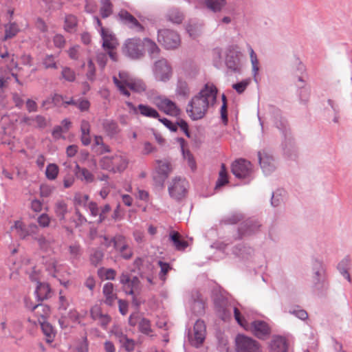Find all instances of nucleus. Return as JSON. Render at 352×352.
<instances>
[{"instance_id": "f257e3e1", "label": "nucleus", "mask_w": 352, "mask_h": 352, "mask_svg": "<svg viewBox=\"0 0 352 352\" xmlns=\"http://www.w3.org/2000/svg\"><path fill=\"white\" fill-rule=\"evenodd\" d=\"M217 88L210 82L205 84L199 92L189 101L186 112L192 120L202 119L208 112L210 106L217 101Z\"/></svg>"}, {"instance_id": "37998d69", "label": "nucleus", "mask_w": 352, "mask_h": 352, "mask_svg": "<svg viewBox=\"0 0 352 352\" xmlns=\"http://www.w3.org/2000/svg\"><path fill=\"white\" fill-rule=\"evenodd\" d=\"M168 19L173 23L180 24L184 20L183 13L177 8H173L168 11Z\"/></svg>"}, {"instance_id": "c03bdc74", "label": "nucleus", "mask_w": 352, "mask_h": 352, "mask_svg": "<svg viewBox=\"0 0 352 352\" xmlns=\"http://www.w3.org/2000/svg\"><path fill=\"white\" fill-rule=\"evenodd\" d=\"M190 94L188 83L182 80H179L176 88V94L183 98H187Z\"/></svg>"}, {"instance_id": "09e8293b", "label": "nucleus", "mask_w": 352, "mask_h": 352, "mask_svg": "<svg viewBox=\"0 0 352 352\" xmlns=\"http://www.w3.org/2000/svg\"><path fill=\"white\" fill-rule=\"evenodd\" d=\"M249 51H250V60L252 63V74L254 78V80H256V77L258 74L259 67H258V60L257 58L256 54L254 52V50L251 46H249Z\"/></svg>"}, {"instance_id": "aec40b11", "label": "nucleus", "mask_w": 352, "mask_h": 352, "mask_svg": "<svg viewBox=\"0 0 352 352\" xmlns=\"http://www.w3.org/2000/svg\"><path fill=\"white\" fill-rule=\"evenodd\" d=\"M155 104L160 110L169 116H176L180 111L177 104L166 98H156Z\"/></svg>"}, {"instance_id": "e2e57ef3", "label": "nucleus", "mask_w": 352, "mask_h": 352, "mask_svg": "<svg viewBox=\"0 0 352 352\" xmlns=\"http://www.w3.org/2000/svg\"><path fill=\"white\" fill-rule=\"evenodd\" d=\"M89 196L87 195L76 194L74 197V204L76 206H87Z\"/></svg>"}, {"instance_id": "58836bf2", "label": "nucleus", "mask_w": 352, "mask_h": 352, "mask_svg": "<svg viewBox=\"0 0 352 352\" xmlns=\"http://www.w3.org/2000/svg\"><path fill=\"white\" fill-rule=\"evenodd\" d=\"M170 240L177 250H184L188 246V243L182 240L180 234L177 232L172 231L170 233Z\"/></svg>"}, {"instance_id": "e433bc0d", "label": "nucleus", "mask_w": 352, "mask_h": 352, "mask_svg": "<svg viewBox=\"0 0 352 352\" xmlns=\"http://www.w3.org/2000/svg\"><path fill=\"white\" fill-rule=\"evenodd\" d=\"M138 109L139 113L143 116L157 119L160 118L159 113L148 105L140 104L138 106Z\"/></svg>"}, {"instance_id": "f3484780", "label": "nucleus", "mask_w": 352, "mask_h": 352, "mask_svg": "<svg viewBox=\"0 0 352 352\" xmlns=\"http://www.w3.org/2000/svg\"><path fill=\"white\" fill-rule=\"evenodd\" d=\"M261 227V223L256 219L250 218L241 223L238 229L239 238L256 234Z\"/></svg>"}, {"instance_id": "f03ea898", "label": "nucleus", "mask_w": 352, "mask_h": 352, "mask_svg": "<svg viewBox=\"0 0 352 352\" xmlns=\"http://www.w3.org/2000/svg\"><path fill=\"white\" fill-rule=\"evenodd\" d=\"M233 311L235 320L244 329L260 340H266L270 336L271 327L267 322L261 320H251L248 313L242 316L236 307H234Z\"/></svg>"}, {"instance_id": "4468645a", "label": "nucleus", "mask_w": 352, "mask_h": 352, "mask_svg": "<svg viewBox=\"0 0 352 352\" xmlns=\"http://www.w3.org/2000/svg\"><path fill=\"white\" fill-rule=\"evenodd\" d=\"M206 328L203 320H197L195 323L192 332L188 331V341L192 346L199 347L205 340Z\"/></svg>"}, {"instance_id": "bf43d9fd", "label": "nucleus", "mask_w": 352, "mask_h": 352, "mask_svg": "<svg viewBox=\"0 0 352 352\" xmlns=\"http://www.w3.org/2000/svg\"><path fill=\"white\" fill-rule=\"evenodd\" d=\"M348 262H349V260L347 258H344L343 259L339 264H338V268L340 271V272L341 273V274L346 278L347 279L349 282L351 281V277H350V274H349L348 271H347V269H346V265H348Z\"/></svg>"}, {"instance_id": "338daca9", "label": "nucleus", "mask_w": 352, "mask_h": 352, "mask_svg": "<svg viewBox=\"0 0 352 352\" xmlns=\"http://www.w3.org/2000/svg\"><path fill=\"white\" fill-rule=\"evenodd\" d=\"M289 313L302 320L307 319L308 317L307 311L304 309H300L298 307L290 309L289 310Z\"/></svg>"}, {"instance_id": "39448f33", "label": "nucleus", "mask_w": 352, "mask_h": 352, "mask_svg": "<svg viewBox=\"0 0 352 352\" xmlns=\"http://www.w3.org/2000/svg\"><path fill=\"white\" fill-rule=\"evenodd\" d=\"M157 41L166 50L177 48L181 43L179 34L172 30L163 29L158 30Z\"/></svg>"}, {"instance_id": "1a4fd4ad", "label": "nucleus", "mask_w": 352, "mask_h": 352, "mask_svg": "<svg viewBox=\"0 0 352 352\" xmlns=\"http://www.w3.org/2000/svg\"><path fill=\"white\" fill-rule=\"evenodd\" d=\"M313 287L317 290H322L327 287L325 270L322 261L315 259L312 262Z\"/></svg>"}, {"instance_id": "473e14b6", "label": "nucleus", "mask_w": 352, "mask_h": 352, "mask_svg": "<svg viewBox=\"0 0 352 352\" xmlns=\"http://www.w3.org/2000/svg\"><path fill=\"white\" fill-rule=\"evenodd\" d=\"M76 177L86 183H91L94 181V175L87 168H80L78 164L75 167Z\"/></svg>"}, {"instance_id": "b1692460", "label": "nucleus", "mask_w": 352, "mask_h": 352, "mask_svg": "<svg viewBox=\"0 0 352 352\" xmlns=\"http://www.w3.org/2000/svg\"><path fill=\"white\" fill-rule=\"evenodd\" d=\"M270 352H287V342L286 339L281 336H273L269 344Z\"/></svg>"}, {"instance_id": "603ef678", "label": "nucleus", "mask_w": 352, "mask_h": 352, "mask_svg": "<svg viewBox=\"0 0 352 352\" xmlns=\"http://www.w3.org/2000/svg\"><path fill=\"white\" fill-rule=\"evenodd\" d=\"M58 174V167L55 164L47 165L45 170L46 177L50 180H54Z\"/></svg>"}, {"instance_id": "774afa93", "label": "nucleus", "mask_w": 352, "mask_h": 352, "mask_svg": "<svg viewBox=\"0 0 352 352\" xmlns=\"http://www.w3.org/2000/svg\"><path fill=\"white\" fill-rule=\"evenodd\" d=\"M122 347L128 352H131L135 349V342L133 339L128 337L124 339L121 343Z\"/></svg>"}, {"instance_id": "20e7f679", "label": "nucleus", "mask_w": 352, "mask_h": 352, "mask_svg": "<svg viewBox=\"0 0 352 352\" xmlns=\"http://www.w3.org/2000/svg\"><path fill=\"white\" fill-rule=\"evenodd\" d=\"M119 77L120 79L113 76V82L120 92L127 97L130 96V93L126 89V87L138 93H141L146 90V86L140 79L131 78L124 72H120Z\"/></svg>"}, {"instance_id": "49530a36", "label": "nucleus", "mask_w": 352, "mask_h": 352, "mask_svg": "<svg viewBox=\"0 0 352 352\" xmlns=\"http://www.w3.org/2000/svg\"><path fill=\"white\" fill-rule=\"evenodd\" d=\"M104 257L103 252L100 249H93L90 254L89 260L91 265L98 266L102 261Z\"/></svg>"}, {"instance_id": "dca6fc26", "label": "nucleus", "mask_w": 352, "mask_h": 352, "mask_svg": "<svg viewBox=\"0 0 352 352\" xmlns=\"http://www.w3.org/2000/svg\"><path fill=\"white\" fill-rule=\"evenodd\" d=\"M258 158L261 168L266 175L272 174L276 168L274 157L267 151L258 152Z\"/></svg>"}, {"instance_id": "79ce46f5", "label": "nucleus", "mask_w": 352, "mask_h": 352, "mask_svg": "<svg viewBox=\"0 0 352 352\" xmlns=\"http://www.w3.org/2000/svg\"><path fill=\"white\" fill-rule=\"evenodd\" d=\"M78 24L77 18L72 14H68L65 18L64 29L68 32L76 31Z\"/></svg>"}, {"instance_id": "8fccbe9b", "label": "nucleus", "mask_w": 352, "mask_h": 352, "mask_svg": "<svg viewBox=\"0 0 352 352\" xmlns=\"http://www.w3.org/2000/svg\"><path fill=\"white\" fill-rule=\"evenodd\" d=\"M55 212L60 220H63L65 218V214L67 212V206L63 201H58L55 205Z\"/></svg>"}, {"instance_id": "0eeeda50", "label": "nucleus", "mask_w": 352, "mask_h": 352, "mask_svg": "<svg viewBox=\"0 0 352 352\" xmlns=\"http://www.w3.org/2000/svg\"><path fill=\"white\" fill-rule=\"evenodd\" d=\"M156 166L153 173V179L156 186L164 187L165 181L172 171L170 162L167 160H156Z\"/></svg>"}, {"instance_id": "bb28decb", "label": "nucleus", "mask_w": 352, "mask_h": 352, "mask_svg": "<svg viewBox=\"0 0 352 352\" xmlns=\"http://www.w3.org/2000/svg\"><path fill=\"white\" fill-rule=\"evenodd\" d=\"M199 3L212 12H219L226 6V0H199Z\"/></svg>"}, {"instance_id": "c85d7f7f", "label": "nucleus", "mask_w": 352, "mask_h": 352, "mask_svg": "<svg viewBox=\"0 0 352 352\" xmlns=\"http://www.w3.org/2000/svg\"><path fill=\"white\" fill-rule=\"evenodd\" d=\"M111 157L114 168V173L122 172L126 168L129 160L124 155L117 153L111 156Z\"/></svg>"}, {"instance_id": "0e129e2a", "label": "nucleus", "mask_w": 352, "mask_h": 352, "mask_svg": "<svg viewBox=\"0 0 352 352\" xmlns=\"http://www.w3.org/2000/svg\"><path fill=\"white\" fill-rule=\"evenodd\" d=\"M87 78L90 81H94L96 77V67L91 60H89L87 63V72L86 73Z\"/></svg>"}, {"instance_id": "7ed1b4c3", "label": "nucleus", "mask_w": 352, "mask_h": 352, "mask_svg": "<svg viewBox=\"0 0 352 352\" xmlns=\"http://www.w3.org/2000/svg\"><path fill=\"white\" fill-rule=\"evenodd\" d=\"M269 111L273 117L276 127L283 133L285 142L283 143L284 153L294 159L297 156V148L290 138V129L287 121L283 118L280 111L274 106H269Z\"/></svg>"}, {"instance_id": "f704fd0d", "label": "nucleus", "mask_w": 352, "mask_h": 352, "mask_svg": "<svg viewBox=\"0 0 352 352\" xmlns=\"http://www.w3.org/2000/svg\"><path fill=\"white\" fill-rule=\"evenodd\" d=\"M25 307L31 310L37 309L36 313L39 314V309L42 310V313L40 314L41 316L44 319L45 317L50 314V307L43 304H33L30 299L25 298Z\"/></svg>"}, {"instance_id": "72a5a7b5", "label": "nucleus", "mask_w": 352, "mask_h": 352, "mask_svg": "<svg viewBox=\"0 0 352 352\" xmlns=\"http://www.w3.org/2000/svg\"><path fill=\"white\" fill-rule=\"evenodd\" d=\"M81 142L83 145L88 146L91 140L90 137V124L88 121L82 120L80 123Z\"/></svg>"}, {"instance_id": "13d9d810", "label": "nucleus", "mask_w": 352, "mask_h": 352, "mask_svg": "<svg viewBox=\"0 0 352 352\" xmlns=\"http://www.w3.org/2000/svg\"><path fill=\"white\" fill-rule=\"evenodd\" d=\"M61 76L63 78L69 82H74L76 79V74L74 71L67 67H63Z\"/></svg>"}, {"instance_id": "4d7b16f0", "label": "nucleus", "mask_w": 352, "mask_h": 352, "mask_svg": "<svg viewBox=\"0 0 352 352\" xmlns=\"http://www.w3.org/2000/svg\"><path fill=\"white\" fill-rule=\"evenodd\" d=\"M18 25L15 23H12L6 26L5 39L10 38L19 32Z\"/></svg>"}, {"instance_id": "cd10ccee", "label": "nucleus", "mask_w": 352, "mask_h": 352, "mask_svg": "<svg viewBox=\"0 0 352 352\" xmlns=\"http://www.w3.org/2000/svg\"><path fill=\"white\" fill-rule=\"evenodd\" d=\"M204 23L197 19H190L186 25V30L190 36L195 38L203 32Z\"/></svg>"}, {"instance_id": "5fc2aeb1", "label": "nucleus", "mask_w": 352, "mask_h": 352, "mask_svg": "<svg viewBox=\"0 0 352 352\" xmlns=\"http://www.w3.org/2000/svg\"><path fill=\"white\" fill-rule=\"evenodd\" d=\"M42 63L45 69H57L55 56L52 54H47L43 58Z\"/></svg>"}, {"instance_id": "393cba45", "label": "nucleus", "mask_w": 352, "mask_h": 352, "mask_svg": "<svg viewBox=\"0 0 352 352\" xmlns=\"http://www.w3.org/2000/svg\"><path fill=\"white\" fill-rule=\"evenodd\" d=\"M134 265L138 267L140 276L142 279L145 278L151 285H154L153 275L152 272L153 267L152 265L147 263L146 268L148 272H144L141 267V266H143V260L141 258H137L134 261Z\"/></svg>"}, {"instance_id": "4c0bfd02", "label": "nucleus", "mask_w": 352, "mask_h": 352, "mask_svg": "<svg viewBox=\"0 0 352 352\" xmlns=\"http://www.w3.org/2000/svg\"><path fill=\"white\" fill-rule=\"evenodd\" d=\"M244 215L239 212H233L227 216H225L221 221V223L224 225L236 224L241 220L243 219Z\"/></svg>"}, {"instance_id": "864d4df0", "label": "nucleus", "mask_w": 352, "mask_h": 352, "mask_svg": "<svg viewBox=\"0 0 352 352\" xmlns=\"http://www.w3.org/2000/svg\"><path fill=\"white\" fill-rule=\"evenodd\" d=\"M99 165L102 169L114 173V168L111 156H104L102 157L99 162Z\"/></svg>"}, {"instance_id": "6e6d98bb", "label": "nucleus", "mask_w": 352, "mask_h": 352, "mask_svg": "<svg viewBox=\"0 0 352 352\" xmlns=\"http://www.w3.org/2000/svg\"><path fill=\"white\" fill-rule=\"evenodd\" d=\"M138 328L140 332L146 335H148L151 332V322L145 318H142L140 320Z\"/></svg>"}, {"instance_id": "de8ad7c7", "label": "nucleus", "mask_w": 352, "mask_h": 352, "mask_svg": "<svg viewBox=\"0 0 352 352\" xmlns=\"http://www.w3.org/2000/svg\"><path fill=\"white\" fill-rule=\"evenodd\" d=\"M69 253L70 256V259L78 260L82 254L81 247L79 243H74L69 245Z\"/></svg>"}, {"instance_id": "ddd939ff", "label": "nucleus", "mask_w": 352, "mask_h": 352, "mask_svg": "<svg viewBox=\"0 0 352 352\" xmlns=\"http://www.w3.org/2000/svg\"><path fill=\"white\" fill-rule=\"evenodd\" d=\"M241 52L237 46H229L226 50V65L233 72L239 73L241 69L240 56Z\"/></svg>"}, {"instance_id": "c756f323", "label": "nucleus", "mask_w": 352, "mask_h": 352, "mask_svg": "<svg viewBox=\"0 0 352 352\" xmlns=\"http://www.w3.org/2000/svg\"><path fill=\"white\" fill-rule=\"evenodd\" d=\"M35 294L38 301L46 300L51 297V288L47 283H38Z\"/></svg>"}, {"instance_id": "a19ab883", "label": "nucleus", "mask_w": 352, "mask_h": 352, "mask_svg": "<svg viewBox=\"0 0 352 352\" xmlns=\"http://www.w3.org/2000/svg\"><path fill=\"white\" fill-rule=\"evenodd\" d=\"M100 14L103 19L107 18L113 13V4L110 0H102Z\"/></svg>"}, {"instance_id": "9d476101", "label": "nucleus", "mask_w": 352, "mask_h": 352, "mask_svg": "<svg viewBox=\"0 0 352 352\" xmlns=\"http://www.w3.org/2000/svg\"><path fill=\"white\" fill-rule=\"evenodd\" d=\"M153 72L158 81L167 82L173 75L172 67L166 58H161L154 63Z\"/></svg>"}, {"instance_id": "6e6552de", "label": "nucleus", "mask_w": 352, "mask_h": 352, "mask_svg": "<svg viewBox=\"0 0 352 352\" xmlns=\"http://www.w3.org/2000/svg\"><path fill=\"white\" fill-rule=\"evenodd\" d=\"M231 170L233 175L239 179L250 180L253 178V166L245 159L235 160L232 164Z\"/></svg>"}, {"instance_id": "6ab92c4d", "label": "nucleus", "mask_w": 352, "mask_h": 352, "mask_svg": "<svg viewBox=\"0 0 352 352\" xmlns=\"http://www.w3.org/2000/svg\"><path fill=\"white\" fill-rule=\"evenodd\" d=\"M214 305L218 316L223 320H226L231 315V305L228 300L223 296H217L214 300Z\"/></svg>"}, {"instance_id": "c9c22d12", "label": "nucleus", "mask_w": 352, "mask_h": 352, "mask_svg": "<svg viewBox=\"0 0 352 352\" xmlns=\"http://www.w3.org/2000/svg\"><path fill=\"white\" fill-rule=\"evenodd\" d=\"M144 45L151 58H156L159 56L160 49L157 44L148 38L144 39Z\"/></svg>"}, {"instance_id": "052dcab7", "label": "nucleus", "mask_w": 352, "mask_h": 352, "mask_svg": "<svg viewBox=\"0 0 352 352\" xmlns=\"http://www.w3.org/2000/svg\"><path fill=\"white\" fill-rule=\"evenodd\" d=\"M250 79H245L239 82L235 83L232 85V88L236 90V91L241 94L245 91L247 87L250 83Z\"/></svg>"}, {"instance_id": "680f3d73", "label": "nucleus", "mask_w": 352, "mask_h": 352, "mask_svg": "<svg viewBox=\"0 0 352 352\" xmlns=\"http://www.w3.org/2000/svg\"><path fill=\"white\" fill-rule=\"evenodd\" d=\"M90 102L85 98H79L76 100V106L80 111H88L90 108Z\"/></svg>"}, {"instance_id": "3c124183", "label": "nucleus", "mask_w": 352, "mask_h": 352, "mask_svg": "<svg viewBox=\"0 0 352 352\" xmlns=\"http://www.w3.org/2000/svg\"><path fill=\"white\" fill-rule=\"evenodd\" d=\"M228 183L227 172L225 164H222L221 170L219 171V176L216 183V188H220Z\"/></svg>"}, {"instance_id": "412c9836", "label": "nucleus", "mask_w": 352, "mask_h": 352, "mask_svg": "<svg viewBox=\"0 0 352 352\" xmlns=\"http://www.w3.org/2000/svg\"><path fill=\"white\" fill-rule=\"evenodd\" d=\"M20 123L39 129H43L47 125V121L46 118L41 115H36L35 116H24L21 118Z\"/></svg>"}, {"instance_id": "4be33fe9", "label": "nucleus", "mask_w": 352, "mask_h": 352, "mask_svg": "<svg viewBox=\"0 0 352 352\" xmlns=\"http://www.w3.org/2000/svg\"><path fill=\"white\" fill-rule=\"evenodd\" d=\"M119 19L130 28L135 29L137 32H142L143 26L139 21L128 11L121 10L118 14Z\"/></svg>"}, {"instance_id": "423d86ee", "label": "nucleus", "mask_w": 352, "mask_h": 352, "mask_svg": "<svg viewBox=\"0 0 352 352\" xmlns=\"http://www.w3.org/2000/svg\"><path fill=\"white\" fill-rule=\"evenodd\" d=\"M122 52L131 59H140L144 56V45L140 38H131L125 41Z\"/></svg>"}, {"instance_id": "a211bd4d", "label": "nucleus", "mask_w": 352, "mask_h": 352, "mask_svg": "<svg viewBox=\"0 0 352 352\" xmlns=\"http://www.w3.org/2000/svg\"><path fill=\"white\" fill-rule=\"evenodd\" d=\"M120 282L122 285L124 292L129 295L133 296L135 290L140 288V280L137 276L131 278L128 273H122L120 276Z\"/></svg>"}, {"instance_id": "ea45409f", "label": "nucleus", "mask_w": 352, "mask_h": 352, "mask_svg": "<svg viewBox=\"0 0 352 352\" xmlns=\"http://www.w3.org/2000/svg\"><path fill=\"white\" fill-rule=\"evenodd\" d=\"M11 230H15L16 234L22 239L28 236L27 226L21 221H16L10 228Z\"/></svg>"}, {"instance_id": "2eb2a0df", "label": "nucleus", "mask_w": 352, "mask_h": 352, "mask_svg": "<svg viewBox=\"0 0 352 352\" xmlns=\"http://www.w3.org/2000/svg\"><path fill=\"white\" fill-rule=\"evenodd\" d=\"M113 248L124 260H129L133 255L132 248L129 245L126 238L122 234H116L113 236Z\"/></svg>"}, {"instance_id": "f8f14e48", "label": "nucleus", "mask_w": 352, "mask_h": 352, "mask_svg": "<svg viewBox=\"0 0 352 352\" xmlns=\"http://www.w3.org/2000/svg\"><path fill=\"white\" fill-rule=\"evenodd\" d=\"M188 182L182 177H175L170 182L168 190L169 195L173 199L179 201L182 199L187 193Z\"/></svg>"}, {"instance_id": "a18cd8bd", "label": "nucleus", "mask_w": 352, "mask_h": 352, "mask_svg": "<svg viewBox=\"0 0 352 352\" xmlns=\"http://www.w3.org/2000/svg\"><path fill=\"white\" fill-rule=\"evenodd\" d=\"M41 326L43 333L47 337V342H51L55 336L53 327L49 322L44 320L41 322Z\"/></svg>"}, {"instance_id": "2f4dec72", "label": "nucleus", "mask_w": 352, "mask_h": 352, "mask_svg": "<svg viewBox=\"0 0 352 352\" xmlns=\"http://www.w3.org/2000/svg\"><path fill=\"white\" fill-rule=\"evenodd\" d=\"M102 292L105 296L104 303L109 306L114 304L117 296L113 293V285L111 283H107L104 285Z\"/></svg>"}, {"instance_id": "a878e982", "label": "nucleus", "mask_w": 352, "mask_h": 352, "mask_svg": "<svg viewBox=\"0 0 352 352\" xmlns=\"http://www.w3.org/2000/svg\"><path fill=\"white\" fill-rule=\"evenodd\" d=\"M102 126L107 135L111 138L116 137L120 132L118 122L111 119L103 120Z\"/></svg>"}, {"instance_id": "7c9ffc66", "label": "nucleus", "mask_w": 352, "mask_h": 352, "mask_svg": "<svg viewBox=\"0 0 352 352\" xmlns=\"http://www.w3.org/2000/svg\"><path fill=\"white\" fill-rule=\"evenodd\" d=\"M233 252L243 259H248L253 256L254 250L250 246L240 244L234 247Z\"/></svg>"}, {"instance_id": "5701e85b", "label": "nucleus", "mask_w": 352, "mask_h": 352, "mask_svg": "<svg viewBox=\"0 0 352 352\" xmlns=\"http://www.w3.org/2000/svg\"><path fill=\"white\" fill-rule=\"evenodd\" d=\"M101 36L102 47L104 50H114L118 45L115 35L108 29L101 27Z\"/></svg>"}, {"instance_id": "69168bd1", "label": "nucleus", "mask_w": 352, "mask_h": 352, "mask_svg": "<svg viewBox=\"0 0 352 352\" xmlns=\"http://www.w3.org/2000/svg\"><path fill=\"white\" fill-rule=\"evenodd\" d=\"M283 201L282 192L279 190L273 192L272 195L271 204L274 207H277Z\"/></svg>"}, {"instance_id": "9b49d317", "label": "nucleus", "mask_w": 352, "mask_h": 352, "mask_svg": "<svg viewBox=\"0 0 352 352\" xmlns=\"http://www.w3.org/2000/svg\"><path fill=\"white\" fill-rule=\"evenodd\" d=\"M236 352H262L261 344L252 338L239 335L236 338Z\"/></svg>"}]
</instances>
